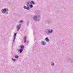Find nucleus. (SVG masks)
Returning a JSON list of instances; mask_svg holds the SVG:
<instances>
[{"mask_svg":"<svg viewBox=\"0 0 73 73\" xmlns=\"http://www.w3.org/2000/svg\"><path fill=\"white\" fill-rule=\"evenodd\" d=\"M7 9H3L1 10V12L2 13H5L7 12Z\"/></svg>","mask_w":73,"mask_h":73,"instance_id":"obj_6","label":"nucleus"},{"mask_svg":"<svg viewBox=\"0 0 73 73\" xmlns=\"http://www.w3.org/2000/svg\"><path fill=\"white\" fill-rule=\"evenodd\" d=\"M17 34V33H15L14 34V39L13 40V42L14 43L15 41V39L16 38V35Z\"/></svg>","mask_w":73,"mask_h":73,"instance_id":"obj_7","label":"nucleus"},{"mask_svg":"<svg viewBox=\"0 0 73 73\" xmlns=\"http://www.w3.org/2000/svg\"><path fill=\"white\" fill-rule=\"evenodd\" d=\"M27 26H28L29 25V22L27 21Z\"/></svg>","mask_w":73,"mask_h":73,"instance_id":"obj_18","label":"nucleus"},{"mask_svg":"<svg viewBox=\"0 0 73 73\" xmlns=\"http://www.w3.org/2000/svg\"><path fill=\"white\" fill-rule=\"evenodd\" d=\"M45 32L46 33H47V35H49V33L50 34H52L53 33V30L50 29H48L46 30L45 31Z\"/></svg>","mask_w":73,"mask_h":73,"instance_id":"obj_2","label":"nucleus"},{"mask_svg":"<svg viewBox=\"0 0 73 73\" xmlns=\"http://www.w3.org/2000/svg\"><path fill=\"white\" fill-rule=\"evenodd\" d=\"M19 56L18 55H15V58H16L17 59V58H19Z\"/></svg>","mask_w":73,"mask_h":73,"instance_id":"obj_14","label":"nucleus"},{"mask_svg":"<svg viewBox=\"0 0 73 73\" xmlns=\"http://www.w3.org/2000/svg\"><path fill=\"white\" fill-rule=\"evenodd\" d=\"M34 31H35V30H36V29H34Z\"/></svg>","mask_w":73,"mask_h":73,"instance_id":"obj_20","label":"nucleus"},{"mask_svg":"<svg viewBox=\"0 0 73 73\" xmlns=\"http://www.w3.org/2000/svg\"><path fill=\"white\" fill-rule=\"evenodd\" d=\"M31 2L30 1H28L27 4V7L26 6H24L23 7V8L25 9H27V10H29V9H30V7H29V6L30 5H31Z\"/></svg>","mask_w":73,"mask_h":73,"instance_id":"obj_1","label":"nucleus"},{"mask_svg":"<svg viewBox=\"0 0 73 73\" xmlns=\"http://www.w3.org/2000/svg\"><path fill=\"white\" fill-rule=\"evenodd\" d=\"M33 20L35 21H37V18L36 16H34L33 17Z\"/></svg>","mask_w":73,"mask_h":73,"instance_id":"obj_8","label":"nucleus"},{"mask_svg":"<svg viewBox=\"0 0 73 73\" xmlns=\"http://www.w3.org/2000/svg\"><path fill=\"white\" fill-rule=\"evenodd\" d=\"M70 59V58H68V61H69V60Z\"/></svg>","mask_w":73,"mask_h":73,"instance_id":"obj_22","label":"nucleus"},{"mask_svg":"<svg viewBox=\"0 0 73 73\" xmlns=\"http://www.w3.org/2000/svg\"><path fill=\"white\" fill-rule=\"evenodd\" d=\"M51 65L52 66H54V62H52V63L51 64Z\"/></svg>","mask_w":73,"mask_h":73,"instance_id":"obj_16","label":"nucleus"},{"mask_svg":"<svg viewBox=\"0 0 73 73\" xmlns=\"http://www.w3.org/2000/svg\"><path fill=\"white\" fill-rule=\"evenodd\" d=\"M20 49L18 50V51H19V53H22V52L23 51V50H24V46L23 45H21L20 47Z\"/></svg>","mask_w":73,"mask_h":73,"instance_id":"obj_3","label":"nucleus"},{"mask_svg":"<svg viewBox=\"0 0 73 73\" xmlns=\"http://www.w3.org/2000/svg\"><path fill=\"white\" fill-rule=\"evenodd\" d=\"M45 40L47 42H49L50 40L49 39H48V37H46L45 39Z\"/></svg>","mask_w":73,"mask_h":73,"instance_id":"obj_12","label":"nucleus"},{"mask_svg":"<svg viewBox=\"0 0 73 73\" xmlns=\"http://www.w3.org/2000/svg\"><path fill=\"white\" fill-rule=\"evenodd\" d=\"M26 41H27V36H25L24 38V43H25V42H26Z\"/></svg>","mask_w":73,"mask_h":73,"instance_id":"obj_11","label":"nucleus"},{"mask_svg":"<svg viewBox=\"0 0 73 73\" xmlns=\"http://www.w3.org/2000/svg\"><path fill=\"white\" fill-rule=\"evenodd\" d=\"M41 19V17L40 15H38L37 16V21H40Z\"/></svg>","mask_w":73,"mask_h":73,"instance_id":"obj_9","label":"nucleus"},{"mask_svg":"<svg viewBox=\"0 0 73 73\" xmlns=\"http://www.w3.org/2000/svg\"><path fill=\"white\" fill-rule=\"evenodd\" d=\"M31 4H33L34 5H35V2H34V1H31Z\"/></svg>","mask_w":73,"mask_h":73,"instance_id":"obj_13","label":"nucleus"},{"mask_svg":"<svg viewBox=\"0 0 73 73\" xmlns=\"http://www.w3.org/2000/svg\"><path fill=\"white\" fill-rule=\"evenodd\" d=\"M28 41H27V42L26 43L27 44H28Z\"/></svg>","mask_w":73,"mask_h":73,"instance_id":"obj_21","label":"nucleus"},{"mask_svg":"<svg viewBox=\"0 0 73 73\" xmlns=\"http://www.w3.org/2000/svg\"><path fill=\"white\" fill-rule=\"evenodd\" d=\"M21 24H20L18 25H17V26L16 27V28H17V31H19V30L20 29V28H21Z\"/></svg>","mask_w":73,"mask_h":73,"instance_id":"obj_5","label":"nucleus"},{"mask_svg":"<svg viewBox=\"0 0 73 73\" xmlns=\"http://www.w3.org/2000/svg\"><path fill=\"white\" fill-rule=\"evenodd\" d=\"M29 6L30 8H32L33 7V5L32 4H31Z\"/></svg>","mask_w":73,"mask_h":73,"instance_id":"obj_17","label":"nucleus"},{"mask_svg":"<svg viewBox=\"0 0 73 73\" xmlns=\"http://www.w3.org/2000/svg\"><path fill=\"white\" fill-rule=\"evenodd\" d=\"M23 21L21 20L20 21L19 23H23Z\"/></svg>","mask_w":73,"mask_h":73,"instance_id":"obj_19","label":"nucleus"},{"mask_svg":"<svg viewBox=\"0 0 73 73\" xmlns=\"http://www.w3.org/2000/svg\"><path fill=\"white\" fill-rule=\"evenodd\" d=\"M41 44L42 45H46V42L44 41H42L41 42Z\"/></svg>","mask_w":73,"mask_h":73,"instance_id":"obj_10","label":"nucleus"},{"mask_svg":"<svg viewBox=\"0 0 73 73\" xmlns=\"http://www.w3.org/2000/svg\"><path fill=\"white\" fill-rule=\"evenodd\" d=\"M46 23L47 24L50 25V24H52L53 23V22H52V21L50 19H48L46 21Z\"/></svg>","mask_w":73,"mask_h":73,"instance_id":"obj_4","label":"nucleus"},{"mask_svg":"<svg viewBox=\"0 0 73 73\" xmlns=\"http://www.w3.org/2000/svg\"><path fill=\"white\" fill-rule=\"evenodd\" d=\"M11 59L13 61H14V62H16V61L17 60L16 59H13L12 58H11Z\"/></svg>","mask_w":73,"mask_h":73,"instance_id":"obj_15","label":"nucleus"}]
</instances>
